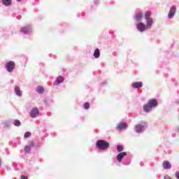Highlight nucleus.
<instances>
[{
	"instance_id": "1",
	"label": "nucleus",
	"mask_w": 179,
	"mask_h": 179,
	"mask_svg": "<svg viewBox=\"0 0 179 179\" xmlns=\"http://www.w3.org/2000/svg\"><path fill=\"white\" fill-rule=\"evenodd\" d=\"M159 103H157V100H156L155 99H152L149 100L148 103L143 106V110L145 113H149L152 110V108H153V107H157Z\"/></svg>"
},
{
	"instance_id": "2",
	"label": "nucleus",
	"mask_w": 179,
	"mask_h": 179,
	"mask_svg": "<svg viewBox=\"0 0 179 179\" xmlns=\"http://www.w3.org/2000/svg\"><path fill=\"white\" fill-rule=\"evenodd\" d=\"M144 16L147 23L146 27L147 29H150L153 24V18L150 17L152 16V12L146 11Z\"/></svg>"
},
{
	"instance_id": "3",
	"label": "nucleus",
	"mask_w": 179,
	"mask_h": 179,
	"mask_svg": "<svg viewBox=\"0 0 179 179\" xmlns=\"http://www.w3.org/2000/svg\"><path fill=\"white\" fill-rule=\"evenodd\" d=\"M96 147L100 150H104V149H108V148H110V143L104 140H99L96 142Z\"/></svg>"
},
{
	"instance_id": "4",
	"label": "nucleus",
	"mask_w": 179,
	"mask_h": 179,
	"mask_svg": "<svg viewBox=\"0 0 179 179\" xmlns=\"http://www.w3.org/2000/svg\"><path fill=\"white\" fill-rule=\"evenodd\" d=\"M148 127L146 122H141V124H136L134 127L136 132H143V129Z\"/></svg>"
},
{
	"instance_id": "5",
	"label": "nucleus",
	"mask_w": 179,
	"mask_h": 179,
	"mask_svg": "<svg viewBox=\"0 0 179 179\" xmlns=\"http://www.w3.org/2000/svg\"><path fill=\"white\" fill-rule=\"evenodd\" d=\"M15 65L16 64H15V62L13 61L8 62L6 65V69L8 72H13V69H15Z\"/></svg>"
},
{
	"instance_id": "6",
	"label": "nucleus",
	"mask_w": 179,
	"mask_h": 179,
	"mask_svg": "<svg viewBox=\"0 0 179 179\" xmlns=\"http://www.w3.org/2000/svg\"><path fill=\"white\" fill-rule=\"evenodd\" d=\"M176 12H177V8L176 6H172L169 10L168 17L169 19H173V17H174V15H176Z\"/></svg>"
},
{
	"instance_id": "7",
	"label": "nucleus",
	"mask_w": 179,
	"mask_h": 179,
	"mask_svg": "<svg viewBox=\"0 0 179 179\" xmlns=\"http://www.w3.org/2000/svg\"><path fill=\"white\" fill-rule=\"evenodd\" d=\"M38 114H40V111L38 110V108H34L30 111V115L31 118H36V117H38Z\"/></svg>"
},
{
	"instance_id": "8",
	"label": "nucleus",
	"mask_w": 179,
	"mask_h": 179,
	"mask_svg": "<svg viewBox=\"0 0 179 179\" xmlns=\"http://www.w3.org/2000/svg\"><path fill=\"white\" fill-rule=\"evenodd\" d=\"M125 156H127V152H122L119 153L116 156V159H117V162H119V163H121L122 162V159H124V157H125Z\"/></svg>"
},
{
	"instance_id": "9",
	"label": "nucleus",
	"mask_w": 179,
	"mask_h": 179,
	"mask_svg": "<svg viewBox=\"0 0 179 179\" xmlns=\"http://www.w3.org/2000/svg\"><path fill=\"white\" fill-rule=\"evenodd\" d=\"M146 29V25L143 24V22H140L138 24H137V29L138 31H145Z\"/></svg>"
},
{
	"instance_id": "10",
	"label": "nucleus",
	"mask_w": 179,
	"mask_h": 179,
	"mask_svg": "<svg viewBox=\"0 0 179 179\" xmlns=\"http://www.w3.org/2000/svg\"><path fill=\"white\" fill-rule=\"evenodd\" d=\"M162 166L166 170H169V169H171V164H170V162L169 161H164Z\"/></svg>"
},
{
	"instance_id": "11",
	"label": "nucleus",
	"mask_w": 179,
	"mask_h": 179,
	"mask_svg": "<svg viewBox=\"0 0 179 179\" xmlns=\"http://www.w3.org/2000/svg\"><path fill=\"white\" fill-rule=\"evenodd\" d=\"M142 86H143V83H142V82H136L132 85L134 89H141Z\"/></svg>"
},
{
	"instance_id": "12",
	"label": "nucleus",
	"mask_w": 179,
	"mask_h": 179,
	"mask_svg": "<svg viewBox=\"0 0 179 179\" xmlns=\"http://www.w3.org/2000/svg\"><path fill=\"white\" fill-rule=\"evenodd\" d=\"M64 82V77L59 76L57 81L54 82V85L57 86V85H59V83H62Z\"/></svg>"
},
{
	"instance_id": "13",
	"label": "nucleus",
	"mask_w": 179,
	"mask_h": 179,
	"mask_svg": "<svg viewBox=\"0 0 179 179\" xmlns=\"http://www.w3.org/2000/svg\"><path fill=\"white\" fill-rule=\"evenodd\" d=\"M2 3L5 6H10L12 5V0H2Z\"/></svg>"
},
{
	"instance_id": "14",
	"label": "nucleus",
	"mask_w": 179,
	"mask_h": 179,
	"mask_svg": "<svg viewBox=\"0 0 179 179\" xmlns=\"http://www.w3.org/2000/svg\"><path fill=\"white\" fill-rule=\"evenodd\" d=\"M15 92L17 96H19L20 97L22 96V92H20V88L19 87V86L15 87Z\"/></svg>"
},
{
	"instance_id": "15",
	"label": "nucleus",
	"mask_w": 179,
	"mask_h": 179,
	"mask_svg": "<svg viewBox=\"0 0 179 179\" xmlns=\"http://www.w3.org/2000/svg\"><path fill=\"white\" fill-rule=\"evenodd\" d=\"M117 128H118L119 131H122V129H125V128H127V124L120 123V124H119Z\"/></svg>"
},
{
	"instance_id": "16",
	"label": "nucleus",
	"mask_w": 179,
	"mask_h": 179,
	"mask_svg": "<svg viewBox=\"0 0 179 179\" xmlns=\"http://www.w3.org/2000/svg\"><path fill=\"white\" fill-rule=\"evenodd\" d=\"M36 92L37 93H38L39 94H43V93H44V87H41V86H38L36 89Z\"/></svg>"
},
{
	"instance_id": "17",
	"label": "nucleus",
	"mask_w": 179,
	"mask_h": 179,
	"mask_svg": "<svg viewBox=\"0 0 179 179\" xmlns=\"http://www.w3.org/2000/svg\"><path fill=\"white\" fill-rule=\"evenodd\" d=\"M142 17H143V14L142 13H139L136 14V20L139 21L142 20Z\"/></svg>"
},
{
	"instance_id": "18",
	"label": "nucleus",
	"mask_w": 179,
	"mask_h": 179,
	"mask_svg": "<svg viewBox=\"0 0 179 179\" xmlns=\"http://www.w3.org/2000/svg\"><path fill=\"white\" fill-rule=\"evenodd\" d=\"M30 31V27H22L21 28V32L27 34V33H29Z\"/></svg>"
},
{
	"instance_id": "19",
	"label": "nucleus",
	"mask_w": 179,
	"mask_h": 179,
	"mask_svg": "<svg viewBox=\"0 0 179 179\" xmlns=\"http://www.w3.org/2000/svg\"><path fill=\"white\" fill-rule=\"evenodd\" d=\"M94 58H99L100 57V50L96 49L94 52Z\"/></svg>"
},
{
	"instance_id": "20",
	"label": "nucleus",
	"mask_w": 179,
	"mask_h": 179,
	"mask_svg": "<svg viewBox=\"0 0 179 179\" xmlns=\"http://www.w3.org/2000/svg\"><path fill=\"white\" fill-rule=\"evenodd\" d=\"M31 150V148H30V145H26L24 148V152L25 153H29Z\"/></svg>"
},
{
	"instance_id": "21",
	"label": "nucleus",
	"mask_w": 179,
	"mask_h": 179,
	"mask_svg": "<svg viewBox=\"0 0 179 179\" xmlns=\"http://www.w3.org/2000/svg\"><path fill=\"white\" fill-rule=\"evenodd\" d=\"M117 150L118 152H122L124 150V147L122 145H117Z\"/></svg>"
},
{
	"instance_id": "22",
	"label": "nucleus",
	"mask_w": 179,
	"mask_h": 179,
	"mask_svg": "<svg viewBox=\"0 0 179 179\" xmlns=\"http://www.w3.org/2000/svg\"><path fill=\"white\" fill-rule=\"evenodd\" d=\"M84 108L85 110H89V108H90V104L86 102L85 103H84Z\"/></svg>"
},
{
	"instance_id": "23",
	"label": "nucleus",
	"mask_w": 179,
	"mask_h": 179,
	"mask_svg": "<svg viewBox=\"0 0 179 179\" xmlns=\"http://www.w3.org/2000/svg\"><path fill=\"white\" fill-rule=\"evenodd\" d=\"M14 125H15V127H20V120H15Z\"/></svg>"
},
{
	"instance_id": "24",
	"label": "nucleus",
	"mask_w": 179,
	"mask_h": 179,
	"mask_svg": "<svg viewBox=\"0 0 179 179\" xmlns=\"http://www.w3.org/2000/svg\"><path fill=\"white\" fill-rule=\"evenodd\" d=\"M24 138H30V132L29 131H27L24 135Z\"/></svg>"
},
{
	"instance_id": "25",
	"label": "nucleus",
	"mask_w": 179,
	"mask_h": 179,
	"mask_svg": "<svg viewBox=\"0 0 179 179\" xmlns=\"http://www.w3.org/2000/svg\"><path fill=\"white\" fill-rule=\"evenodd\" d=\"M20 178H21V179H29V178H27V176H24V175H22V176H20Z\"/></svg>"
},
{
	"instance_id": "26",
	"label": "nucleus",
	"mask_w": 179,
	"mask_h": 179,
	"mask_svg": "<svg viewBox=\"0 0 179 179\" xmlns=\"http://www.w3.org/2000/svg\"><path fill=\"white\" fill-rule=\"evenodd\" d=\"M175 176H176V177L177 179H179V172H176V173H175Z\"/></svg>"
},
{
	"instance_id": "27",
	"label": "nucleus",
	"mask_w": 179,
	"mask_h": 179,
	"mask_svg": "<svg viewBox=\"0 0 179 179\" xmlns=\"http://www.w3.org/2000/svg\"><path fill=\"white\" fill-rule=\"evenodd\" d=\"M164 179H171V178L170 177H169V176H165Z\"/></svg>"
},
{
	"instance_id": "28",
	"label": "nucleus",
	"mask_w": 179,
	"mask_h": 179,
	"mask_svg": "<svg viewBox=\"0 0 179 179\" xmlns=\"http://www.w3.org/2000/svg\"><path fill=\"white\" fill-rule=\"evenodd\" d=\"M31 145L32 146H34V142L31 141Z\"/></svg>"
},
{
	"instance_id": "29",
	"label": "nucleus",
	"mask_w": 179,
	"mask_h": 179,
	"mask_svg": "<svg viewBox=\"0 0 179 179\" xmlns=\"http://www.w3.org/2000/svg\"><path fill=\"white\" fill-rule=\"evenodd\" d=\"M17 2H20L22 0H16Z\"/></svg>"
},
{
	"instance_id": "30",
	"label": "nucleus",
	"mask_w": 179,
	"mask_h": 179,
	"mask_svg": "<svg viewBox=\"0 0 179 179\" xmlns=\"http://www.w3.org/2000/svg\"><path fill=\"white\" fill-rule=\"evenodd\" d=\"M0 166H1V159H0Z\"/></svg>"
}]
</instances>
